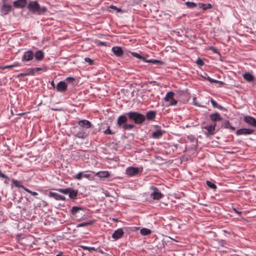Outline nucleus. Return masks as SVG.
<instances>
[{
  "instance_id": "1",
  "label": "nucleus",
  "mask_w": 256,
  "mask_h": 256,
  "mask_svg": "<svg viewBox=\"0 0 256 256\" xmlns=\"http://www.w3.org/2000/svg\"><path fill=\"white\" fill-rule=\"evenodd\" d=\"M128 118L136 124H141L146 120V116L137 112H130L120 116L117 120L116 125L124 130H131L134 128V124H128Z\"/></svg>"
},
{
  "instance_id": "2",
  "label": "nucleus",
  "mask_w": 256,
  "mask_h": 256,
  "mask_svg": "<svg viewBox=\"0 0 256 256\" xmlns=\"http://www.w3.org/2000/svg\"><path fill=\"white\" fill-rule=\"evenodd\" d=\"M78 126L84 129L80 130L76 134L75 136L84 139L88 136V133L86 132V130L93 127V125L88 120H82L78 122Z\"/></svg>"
},
{
  "instance_id": "3",
  "label": "nucleus",
  "mask_w": 256,
  "mask_h": 256,
  "mask_svg": "<svg viewBox=\"0 0 256 256\" xmlns=\"http://www.w3.org/2000/svg\"><path fill=\"white\" fill-rule=\"evenodd\" d=\"M28 8L32 12L39 15L44 14L47 11L46 7H41L37 1H30L28 6Z\"/></svg>"
},
{
  "instance_id": "4",
  "label": "nucleus",
  "mask_w": 256,
  "mask_h": 256,
  "mask_svg": "<svg viewBox=\"0 0 256 256\" xmlns=\"http://www.w3.org/2000/svg\"><path fill=\"white\" fill-rule=\"evenodd\" d=\"M150 190H152L150 194V196L153 200H158L164 196L163 194L160 192L156 186H151L150 187Z\"/></svg>"
},
{
  "instance_id": "5",
  "label": "nucleus",
  "mask_w": 256,
  "mask_h": 256,
  "mask_svg": "<svg viewBox=\"0 0 256 256\" xmlns=\"http://www.w3.org/2000/svg\"><path fill=\"white\" fill-rule=\"evenodd\" d=\"M216 126V124L213 123L210 124H206L202 126V128L206 130L204 131V132L206 136H209L214 134Z\"/></svg>"
},
{
  "instance_id": "6",
  "label": "nucleus",
  "mask_w": 256,
  "mask_h": 256,
  "mask_svg": "<svg viewBox=\"0 0 256 256\" xmlns=\"http://www.w3.org/2000/svg\"><path fill=\"white\" fill-rule=\"evenodd\" d=\"M174 92H169L167 93L164 98V100L166 102H169L170 106H175L177 104V100L174 99Z\"/></svg>"
},
{
  "instance_id": "7",
  "label": "nucleus",
  "mask_w": 256,
  "mask_h": 256,
  "mask_svg": "<svg viewBox=\"0 0 256 256\" xmlns=\"http://www.w3.org/2000/svg\"><path fill=\"white\" fill-rule=\"evenodd\" d=\"M34 57V54L31 50L26 52L22 56V62L30 61L33 59Z\"/></svg>"
},
{
  "instance_id": "8",
  "label": "nucleus",
  "mask_w": 256,
  "mask_h": 256,
  "mask_svg": "<svg viewBox=\"0 0 256 256\" xmlns=\"http://www.w3.org/2000/svg\"><path fill=\"white\" fill-rule=\"evenodd\" d=\"M56 90L60 92H64L67 90L68 84L64 81L60 82L56 85Z\"/></svg>"
},
{
  "instance_id": "9",
  "label": "nucleus",
  "mask_w": 256,
  "mask_h": 256,
  "mask_svg": "<svg viewBox=\"0 0 256 256\" xmlns=\"http://www.w3.org/2000/svg\"><path fill=\"white\" fill-rule=\"evenodd\" d=\"M140 170L138 168L130 166L126 170V174L129 176H136L139 173Z\"/></svg>"
},
{
  "instance_id": "10",
  "label": "nucleus",
  "mask_w": 256,
  "mask_h": 256,
  "mask_svg": "<svg viewBox=\"0 0 256 256\" xmlns=\"http://www.w3.org/2000/svg\"><path fill=\"white\" fill-rule=\"evenodd\" d=\"M244 120L248 125L256 128V119L250 116H245Z\"/></svg>"
},
{
  "instance_id": "11",
  "label": "nucleus",
  "mask_w": 256,
  "mask_h": 256,
  "mask_svg": "<svg viewBox=\"0 0 256 256\" xmlns=\"http://www.w3.org/2000/svg\"><path fill=\"white\" fill-rule=\"evenodd\" d=\"M124 234V232L122 228H120L116 230L112 234V237L114 240H117L123 236Z\"/></svg>"
},
{
  "instance_id": "12",
  "label": "nucleus",
  "mask_w": 256,
  "mask_h": 256,
  "mask_svg": "<svg viewBox=\"0 0 256 256\" xmlns=\"http://www.w3.org/2000/svg\"><path fill=\"white\" fill-rule=\"evenodd\" d=\"M254 130L251 128H240L236 130V134L237 135H246V134H250L254 132Z\"/></svg>"
},
{
  "instance_id": "13",
  "label": "nucleus",
  "mask_w": 256,
  "mask_h": 256,
  "mask_svg": "<svg viewBox=\"0 0 256 256\" xmlns=\"http://www.w3.org/2000/svg\"><path fill=\"white\" fill-rule=\"evenodd\" d=\"M112 50L116 56L120 57L124 54V51L120 46H114L112 48Z\"/></svg>"
},
{
  "instance_id": "14",
  "label": "nucleus",
  "mask_w": 256,
  "mask_h": 256,
  "mask_svg": "<svg viewBox=\"0 0 256 256\" xmlns=\"http://www.w3.org/2000/svg\"><path fill=\"white\" fill-rule=\"evenodd\" d=\"M14 6L16 8H24L26 4V0H16L14 2Z\"/></svg>"
},
{
  "instance_id": "15",
  "label": "nucleus",
  "mask_w": 256,
  "mask_h": 256,
  "mask_svg": "<svg viewBox=\"0 0 256 256\" xmlns=\"http://www.w3.org/2000/svg\"><path fill=\"white\" fill-rule=\"evenodd\" d=\"M82 177L90 179L92 178L91 174H84L82 172H79L76 175L74 176V178L78 180H81Z\"/></svg>"
},
{
  "instance_id": "16",
  "label": "nucleus",
  "mask_w": 256,
  "mask_h": 256,
  "mask_svg": "<svg viewBox=\"0 0 256 256\" xmlns=\"http://www.w3.org/2000/svg\"><path fill=\"white\" fill-rule=\"evenodd\" d=\"M12 6L10 4H3L2 6L0 12L4 14H7L11 11Z\"/></svg>"
},
{
  "instance_id": "17",
  "label": "nucleus",
  "mask_w": 256,
  "mask_h": 256,
  "mask_svg": "<svg viewBox=\"0 0 256 256\" xmlns=\"http://www.w3.org/2000/svg\"><path fill=\"white\" fill-rule=\"evenodd\" d=\"M211 120L215 123L216 122H220L222 120V118L218 112H216L213 114H211L210 116Z\"/></svg>"
},
{
  "instance_id": "18",
  "label": "nucleus",
  "mask_w": 256,
  "mask_h": 256,
  "mask_svg": "<svg viewBox=\"0 0 256 256\" xmlns=\"http://www.w3.org/2000/svg\"><path fill=\"white\" fill-rule=\"evenodd\" d=\"M156 111L150 110L146 112V119L147 118L148 120H154L156 116Z\"/></svg>"
},
{
  "instance_id": "19",
  "label": "nucleus",
  "mask_w": 256,
  "mask_h": 256,
  "mask_svg": "<svg viewBox=\"0 0 256 256\" xmlns=\"http://www.w3.org/2000/svg\"><path fill=\"white\" fill-rule=\"evenodd\" d=\"M164 132H165L164 130H158L152 133V137L154 138H160L162 136Z\"/></svg>"
},
{
  "instance_id": "20",
  "label": "nucleus",
  "mask_w": 256,
  "mask_h": 256,
  "mask_svg": "<svg viewBox=\"0 0 256 256\" xmlns=\"http://www.w3.org/2000/svg\"><path fill=\"white\" fill-rule=\"evenodd\" d=\"M44 52L42 50H37L34 54L36 60L38 61L42 60L44 58Z\"/></svg>"
},
{
  "instance_id": "21",
  "label": "nucleus",
  "mask_w": 256,
  "mask_h": 256,
  "mask_svg": "<svg viewBox=\"0 0 256 256\" xmlns=\"http://www.w3.org/2000/svg\"><path fill=\"white\" fill-rule=\"evenodd\" d=\"M78 194V190L70 188L68 192L69 197L72 200H76Z\"/></svg>"
},
{
  "instance_id": "22",
  "label": "nucleus",
  "mask_w": 256,
  "mask_h": 256,
  "mask_svg": "<svg viewBox=\"0 0 256 256\" xmlns=\"http://www.w3.org/2000/svg\"><path fill=\"white\" fill-rule=\"evenodd\" d=\"M96 176L100 178H106L110 176L108 171H100L96 174Z\"/></svg>"
},
{
  "instance_id": "23",
  "label": "nucleus",
  "mask_w": 256,
  "mask_h": 256,
  "mask_svg": "<svg viewBox=\"0 0 256 256\" xmlns=\"http://www.w3.org/2000/svg\"><path fill=\"white\" fill-rule=\"evenodd\" d=\"M243 77L244 80H246V81H248V82H252L254 79V77L249 72H246V73L244 74Z\"/></svg>"
},
{
  "instance_id": "24",
  "label": "nucleus",
  "mask_w": 256,
  "mask_h": 256,
  "mask_svg": "<svg viewBox=\"0 0 256 256\" xmlns=\"http://www.w3.org/2000/svg\"><path fill=\"white\" fill-rule=\"evenodd\" d=\"M210 102L212 104V105L213 107L215 108H217L220 110H223L224 111H226V108L222 107V106L218 105L217 102L212 98L210 100Z\"/></svg>"
},
{
  "instance_id": "25",
  "label": "nucleus",
  "mask_w": 256,
  "mask_h": 256,
  "mask_svg": "<svg viewBox=\"0 0 256 256\" xmlns=\"http://www.w3.org/2000/svg\"><path fill=\"white\" fill-rule=\"evenodd\" d=\"M200 8H202L204 10H206L208 9L211 8H212V6L210 4H198Z\"/></svg>"
},
{
  "instance_id": "26",
  "label": "nucleus",
  "mask_w": 256,
  "mask_h": 256,
  "mask_svg": "<svg viewBox=\"0 0 256 256\" xmlns=\"http://www.w3.org/2000/svg\"><path fill=\"white\" fill-rule=\"evenodd\" d=\"M32 70H31L30 68H29L27 70L26 72L20 74L18 75V77H24L29 75H32Z\"/></svg>"
},
{
  "instance_id": "27",
  "label": "nucleus",
  "mask_w": 256,
  "mask_h": 256,
  "mask_svg": "<svg viewBox=\"0 0 256 256\" xmlns=\"http://www.w3.org/2000/svg\"><path fill=\"white\" fill-rule=\"evenodd\" d=\"M82 208L78 206H73L71 209V214L72 215H76L80 210H82Z\"/></svg>"
},
{
  "instance_id": "28",
  "label": "nucleus",
  "mask_w": 256,
  "mask_h": 256,
  "mask_svg": "<svg viewBox=\"0 0 256 256\" xmlns=\"http://www.w3.org/2000/svg\"><path fill=\"white\" fill-rule=\"evenodd\" d=\"M150 230L146 228H142L140 230V234L143 236H148L151 234Z\"/></svg>"
},
{
  "instance_id": "29",
  "label": "nucleus",
  "mask_w": 256,
  "mask_h": 256,
  "mask_svg": "<svg viewBox=\"0 0 256 256\" xmlns=\"http://www.w3.org/2000/svg\"><path fill=\"white\" fill-rule=\"evenodd\" d=\"M12 183L14 184L15 186L16 187L22 188L24 190V188H26L24 187L23 185L20 182V181H18V180H12Z\"/></svg>"
},
{
  "instance_id": "30",
  "label": "nucleus",
  "mask_w": 256,
  "mask_h": 256,
  "mask_svg": "<svg viewBox=\"0 0 256 256\" xmlns=\"http://www.w3.org/2000/svg\"><path fill=\"white\" fill-rule=\"evenodd\" d=\"M48 194L49 197L54 198L55 200H59L60 196L56 192H50Z\"/></svg>"
},
{
  "instance_id": "31",
  "label": "nucleus",
  "mask_w": 256,
  "mask_h": 256,
  "mask_svg": "<svg viewBox=\"0 0 256 256\" xmlns=\"http://www.w3.org/2000/svg\"><path fill=\"white\" fill-rule=\"evenodd\" d=\"M93 224H94V222L92 221V220H90V221L88 222H82V223L78 224L77 225V227L87 226H88L92 225Z\"/></svg>"
},
{
  "instance_id": "32",
  "label": "nucleus",
  "mask_w": 256,
  "mask_h": 256,
  "mask_svg": "<svg viewBox=\"0 0 256 256\" xmlns=\"http://www.w3.org/2000/svg\"><path fill=\"white\" fill-rule=\"evenodd\" d=\"M185 4L188 8H194L197 6V4L194 2H185Z\"/></svg>"
},
{
  "instance_id": "33",
  "label": "nucleus",
  "mask_w": 256,
  "mask_h": 256,
  "mask_svg": "<svg viewBox=\"0 0 256 256\" xmlns=\"http://www.w3.org/2000/svg\"><path fill=\"white\" fill-rule=\"evenodd\" d=\"M132 54L134 56V57H136V58H138L140 60H142L143 61H146V58L144 57H143L142 56H140L138 53H136V52H132Z\"/></svg>"
},
{
  "instance_id": "34",
  "label": "nucleus",
  "mask_w": 256,
  "mask_h": 256,
  "mask_svg": "<svg viewBox=\"0 0 256 256\" xmlns=\"http://www.w3.org/2000/svg\"><path fill=\"white\" fill-rule=\"evenodd\" d=\"M57 191L64 194H68L70 190V188H58L56 190Z\"/></svg>"
},
{
  "instance_id": "35",
  "label": "nucleus",
  "mask_w": 256,
  "mask_h": 256,
  "mask_svg": "<svg viewBox=\"0 0 256 256\" xmlns=\"http://www.w3.org/2000/svg\"><path fill=\"white\" fill-rule=\"evenodd\" d=\"M206 184L209 188L213 190H216L217 188L216 186L212 182L210 181L207 180Z\"/></svg>"
},
{
  "instance_id": "36",
  "label": "nucleus",
  "mask_w": 256,
  "mask_h": 256,
  "mask_svg": "<svg viewBox=\"0 0 256 256\" xmlns=\"http://www.w3.org/2000/svg\"><path fill=\"white\" fill-rule=\"evenodd\" d=\"M20 66V64L18 62H16L14 64L4 66L2 67V69L11 68H12L14 67H17V66Z\"/></svg>"
},
{
  "instance_id": "37",
  "label": "nucleus",
  "mask_w": 256,
  "mask_h": 256,
  "mask_svg": "<svg viewBox=\"0 0 256 256\" xmlns=\"http://www.w3.org/2000/svg\"><path fill=\"white\" fill-rule=\"evenodd\" d=\"M31 70H32V75L36 72H39V71H40V70H44V71H46V69L44 68H30Z\"/></svg>"
},
{
  "instance_id": "38",
  "label": "nucleus",
  "mask_w": 256,
  "mask_h": 256,
  "mask_svg": "<svg viewBox=\"0 0 256 256\" xmlns=\"http://www.w3.org/2000/svg\"><path fill=\"white\" fill-rule=\"evenodd\" d=\"M104 133L105 134H115L114 132H112L110 129V126H108V128L104 132Z\"/></svg>"
},
{
  "instance_id": "39",
  "label": "nucleus",
  "mask_w": 256,
  "mask_h": 256,
  "mask_svg": "<svg viewBox=\"0 0 256 256\" xmlns=\"http://www.w3.org/2000/svg\"><path fill=\"white\" fill-rule=\"evenodd\" d=\"M65 80L68 83H73L75 82V78L73 77H68L66 78Z\"/></svg>"
},
{
  "instance_id": "40",
  "label": "nucleus",
  "mask_w": 256,
  "mask_h": 256,
  "mask_svg": "<svg viewBox=\"0 0 256 256\" xmlns=\"http://www.w3.org/2000/svg\"><path fill=\"white\" fill-rule=\"evenodd\" d=\"M207 80L210 82L212 83H216V84H217V83H219V82H221L220 81H218V80H214V79H212L210 78L209 76H208V78H207Z\"/></svg>"
},
{
  "instance_id": "41",
  "label": "nucleus",
  "mask_w": 256,
  "mask_h": 256,
  "mask_svg": "<svg viewBox=\"0 0 256 256\" xmlns=\"http://www.w3.org/2000/svg\"><path fill=\"white\" fill-rule=\"evenodd\" d=\"M24 190H26V192H28L30 193V194L34 196H36L38 194L36 192L31 191L27 188H24Z\"/></svg>"
},
{
  "instance_id": "42",
  "label": "nucleus",
  "mask_w": 256,
  "mask_h": 256,
  "mask_svg": "<svg viewBox=\"0 0 256 256\" xmlns=\"http://www.w3.org/2000/svg\"><path fill=\"white\" fill-rule=\"evenodd\" d=\"M84 60L86 62H88L90 65H92L94 64V60H92L91 58H88V57L86 58H84Z\"/></svg>"
},
{
  "instance_id": "43",
  "label": "nucleus",
  "mask_w": 256,
  "mask_h": 256,
  "mask_svg": "<svg viewBox=\"0 0 256 256\" xmlns=\"http://www.w3.org/2000/svg\"><path fill=\"white\" fill-rule=\"evenodd\" d=\"M230 126V124L229 121L228 120H226L223 124V126L224 127V128H228Z\"/></svg>"
},
{
  "instance_id": "44",
  "label": "nucleus",
  "mask_w": 256,
  "mask_h": 256,
  "mask_svg": "<svg viewBox=\"0 0 256 256\" xmlns=\"http://www.w3.org/2000/svg\"><path fill=\"white\" fill-rule=\"evenodd\" d=\"M210 50L212 51L214 53L218 54L219 55L220 54V53L218 51L217 48H216L212 46V47L210 48Z\"/></svg>"
},
{
  "instance_id": "45",
  "label": "nucleus",
  "mask_w": 256,
  "mask_h": 256,
  "mask_svg": "<svg viewBox=\"0 0 256 256\" xmlns=\"http://www.w3.org/2000/svg\"><path fill=\"white\" fill-rule=\"evenodd\" d=\"M97 45L98 46H106V42L99 41L97 43Z\"/></svg>"
},
{
  "instance_id": "46",
  "label": "nucleus",
  "mask_w": 256,
  "mask_h": 256,
  "mask_svg": "<svg viewBox=\"0 0 256 256\" xmlns=\"http://www.w3.org/2000/svg\"><path fill=\"white\" fill-rule=\"evenodd\" d=\"M196 64L199 66H202L204 64V62L201 59L198 58L196 60Z\"/></svg>"
},
{
  "instance_id": "47",
  "label": "nucleus",
  "mask_w": 256,
  "mask_h": 256,
  "mask_svg": "<svg viewBox=\"0 0 256 256\" xmlns=\"http://www.w3.org/2000/svg\"><path fill=\"white\" fill-rule=\"evenodd\" d=\"M193 104L195 106H200L198 103V102L196 100V98L194 97L193 98Z\"/></svg>"
},
{
  "instance_id": "48",
  "label": "nucleus",
  "mask_w": 256,
  "mask_h": 256,
  "mask_svg": "<svg viewBox=\"0 0 256 256\" xmlns=\"http://www.w3.org/2000/svg\"><path fill=\"white\" fill-rule=\"evenodd\" d=\"M232 210L236 213L238 214L239 216H240L242 213V212L237 210L235 208H232Z\"/></svg>"
},
{
  "instance_id": "49",
  "label": "nucleus",
  "mask_w": 256,
  "mask_h": 256,
  "mask_svg": "<svg viewBox=\"0 0 256 256\" xmlns=\"http://www.w3.org/2000/svg\"><path fill=\"white\" fill-rule=\"evenodd\" d=\"M154 64H162L163 62L160 60H154L152 62Z\"/></svg>"
},
{
  "instance_id": "50",
  "label": "nucleus",
  "mask_w": 256,
  "mask_h": 256,
  "mask_svg": "<svg viewBox=\"0 0 256 256\" xmlns=\"http://www.w3.org/2000/svg\"><path fill=\"white\" fill-rule=\"evenodd\" d=\"M50 84L52 86V88H54V89H55L56 88V86L55 84H54V80H52L51 82H50Z\"/></svg>"
},
{
  "instance_id": "51",
  "label": "nucleus",
  "mask_w": 256,
  "mask_h": 256,
  "mask_svg": "<svg viewBox=\"0 0 256 256\" xmlns=\"http://www.w3.org/2000/svg\"><path fill=\"white\" fill-rule=\"evenodd\" d=\"M110 8H112V9H115V10H120V11H122V10L120 8H116V6H110Z\"/></svg>"
},
{
  "instance_id": "52",
  "label": "nucleus",
  "mask_w": 256,
  "mask_h": 256,
  "mask_svg": "<svg viewBox=\"0 0 256 256\" xmlns=\"http://www.w3.org/2000/svg\"><path fill=\"white\" fill-rule=\"evenodd\" d=\"M59 200H66V198L64 196H60Z\"/></svg>"
},
{
  "instance_id": "53",
  "label": "nucleus",
  "mask_w": 256,
  "mask_h": 256,
  "mask_svg": "<svg viewBox=\"0 0 256 256\" xmlns=\"http://www.w3.org/2000/svg\"><path fill=\"white\" fill-rule=\"evenodd\" d=\"M83 250H89V248L88 247L86 246H81Z\"/></svg>"
},
{
  "instance_id": "54",
  "label": "nucleus",
  "mask_w": 256,
  "mask_h": 256,
  "mask_svg": "<svg viewBox=\"0 0 256 256\" xmlns=\"http://www.w3.org/2000/svg\"><path fill=\"white\" fill-rule=\"evenodd\" d=\"M230 128V129H231L232 130H235V128L232 126H231L230 125L229 126V128Z\"/></svg>"
},
{
  "instance_id": "55",
  "label": "nucleus",
  "mask_w": 256,
  "mask_h": 256,
  "mask_svg": "<svg viewBox=\"0 0 256 256\" xmlns=\"http://www.w3.org/2000/svg\"><path fill=\"white\" fill-rule=\"evenodd\" d=\"M89 248V250H95V248L94 247H88Z\"/></svg>"
},
{
  "instance_id": "56",
  "label": "nucleus",
  "mask_w": 256,
  "mask_h": 256,
  "mask_svg": "<svg viewBox=\"0 0 256 256\" xmlns=\"http://www.w3.org/2000/svg\"><path fill=\"white\" fill-rule=\"evenodd\" d=\"M2 1L3 2V4H7L6 2H7L8 0H2Z\"/></svg>"
},
{
  "instance_id": "57",
  "label": "nucleus",
  "mask_w": 256,
  "mask_h": 256,
  "mask_svg": "<svg viewBox=\"0 0 256 256\" xmlns=\"http://www.w3.org/2000/svg\"><path fill=\"white\" fill-rule=\"evenodd\" d=\"M56 256H62V252L59 253Z\"/></svg>"
},
{
  "instance_id": "58",
  "label": "nucleus",
  "mask_w": 256,
  "mask_h": 256,
  "mask_svg": "<svg viewBox=\"0 0 256 256\" xmlns=\"http://www.w3.org/2000/svg\"><path fill=\"white\" fill-rule=\"evenodd\" d=\"M113 220L115 222H118V220L117 219H113Z\"/></svg>"
},
{
  "instance_id": "59",
  "label": "nucleus",
  "mask_w": 256,
  "mask_h": 256,
  "mask_svg": "<svg viewBox=\"0 0 256 256\" xmlns=\"http://www.w3.org/2000/svg\"><path fill=\"white\" fill-rule=\"evenodd\" d=\"M117 10L118 12H120V10Z\"/></svg>"
},
{
  "instance_id": "60",
  "label": "nucleus",
  "mask_w": 256,
  "mask_h": 256,
  "mask_svg": "<svg viewBox=\"0 0 256 256\" xmlns=\"http://www.w3.org/2000/svg\"><path fill=\"white\" fill-rule=\"evenodd\" d=\"M156 127L158 128V126H156Z\"/></svg>"
}]
</instances>
